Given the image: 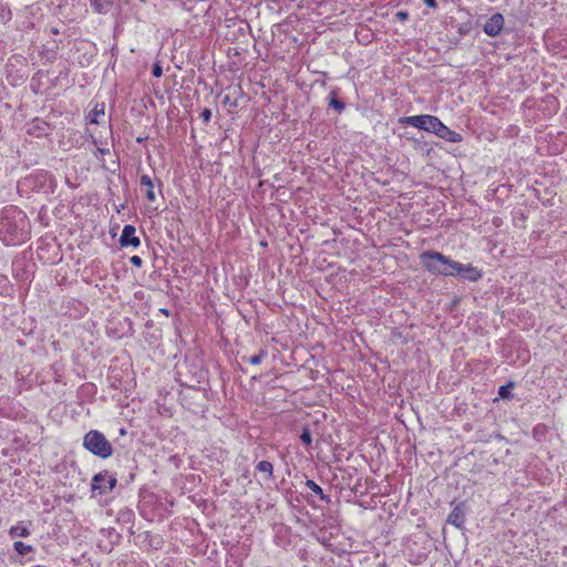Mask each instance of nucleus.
Instances as JSON below:
<instances>
[{
    "instance_id": "1",
    "label": "nucleus",
    "mask_w": 567,
    "mask_h": 567,
    "mask_svg": "<svg viewBox=\"0 0 567 567\" xmlns=\"http://www.w3.org/2000/svg\"><path fill=\"white\" fill-rule=\"evenodd\" d=\"M422 266L430 272L442 276H461L471 281L481 278V272L471 265L460 264L441 252L427 250L420 256Z\"/></svg>"
},
{
    "instance_id": "2",
    "label": "nucleus",
    "mask_w": 567,
    "mask_h": 567,
    "mask_svg": "<svg viewBox=\"0 0 567 567\" xmlns=\"http://www.w3.org/2000/svg\"><path fill=\"white\" fill-rule=\"evenodd\" d=\"M83 445L92 454L102 458H107L113 453V447L104 434L95 430L85 434Z\"/></svg>"
},
{
    "instance_id": "3",
    "label": "nucleus",
    "mask_w": 567,
    "mask_h": 567,
    "mask_svg": "<svg viewBox=\"0 0 567 567\" xmlns=\"http://www.w3.org/2000/svg\"><path fill=\"white\" fill-rule=\"evenodd\" d=\"M400 122L430 133H435L440 120L433 115L422 114L402 117Z\"/></svg>"
},
{
    "instance_id": "4",
    "label": "nucleus",
    "mask_w": 567,
    "mask_h": 567,
    "mask_svg": "<svg viewBox=\"0 0 567 567\" xmlns=\"http://www.w3.org/2000/svg\"><path fill=\"white\" fill-rule=\"evenodd\" d=\"M117 483V480L114 475L110 474L107 471L100 472L94 475L92 480V491H99L101 495L111 492Z\"/></svg>"
},
{
    "instance_id": "5",
    "label": "nucleus",
    "mask_w": 567,
    "mask_h": 567,
    "mask_svg": "<svg viewBox=\"0 0 567 567\" xmlns=\"http://www.w3.org/2000/svg\"><path fill=\"white\" fill-rule=\"evenodd\" d=\"M504 27V17L501 13H495L484 23L483 30L489 37H496L501 33Z\"/></svg>"
},
{
    "instance_id": "6",
    "label": "nucleus",
    "mask_w": 567,
    "mask_h": 567,
    "mask_svg": "<svg viewBox=\"0 0 567 567\" xmlns=\"http://www.w3.org/2000/svg\"><path fill=\"white\" fill-rule=\"evenodd\" d=\"M136 229L132 225H125L122 235L120 238V244L122 247L133 246L137 247L140 246L141 241L140 238L135 236Z\"/></svg>"
},
{
    "instance_id": "7",
    "label": "nucleus",
    "mask_w": 567,
    "mask_h": 567,
    "mask_svg": "<svg viewBox=\"0 0 567 567\" xmlns=\"http://www.w3.org/2000/svg\"><path fill=\"white\" fill-rule=\"evenodd\" d=\"M434 134L447 142H451V143H460L463 140V137L460 133L450 130L441 121H440Z\"/></svg>"
},
{
    "instance_id": "8",
    "label": "nucleus",
    "mask_w": 567,
    "mask_h": 567,
    "mask_svg": "<svg viewBox=\"0 0 567 567\" xmlns=\"http://www.w3.org/2000/svg\"><path fill=\"white\" fill-rule=\"evenodd\" d=\"M447 522L457 528L463 527L465 522V511L462 505H457L447 516Z\"/></svg>"
},
{
    "instance_id": "9",
    "label": "nucleus",
    "mask_w": 567,
    "mask_h": 567,
    "mask_svg": "<svg viewBox=\"0 0 567 567\" xmlns=\"http://www.w3.org/2000/svg\"><path fill=\"white\" fill-rule=\"evenodd\" d=\"M141 187L145 188V196L150 202H154L156 199L154 184L150 176L143 175L141 177Z\"/></svg>"
},
{
    "instance_id": "10",
    "label": "nucleus",
    "mask_w": 567,
    "mask_h": 567,
    "mask_svg": "<svg viewBox=\"0 0 567 567\" xmlns=\"http://www.w3.org/2000/svg\"><path fill=\"white\" fill-rule=\"evenodd\" d=\"M9 534L11 537H28L30 535V530L23 524H18L10 528Z\"/></svg>"
},
{
    "instance_id": "11",
    "label": "nucleus",
    "mask_w": 567,
    "mask_h": 567,
    "mask_svg": "<svg viewBox=\"0 0 567 567\" xmlns=\"http://www.w3.org/2000/svg\"><path fill=\"white\" fill-rule=\"evenodd\" d=\"M104 115V104H96L89 115L91 123H99L97 117Z\"/></svg>"
},
{
    "instance_id": "12",
    "label": "nucleus",
    "mask_w": 567,
    "mask_h": 567,
    "mask_svg": "<svg viewBox=\"0 0 567 567\" xmlns=\"http://www.w3.org/2000/svg\"><path fill=\"white\" fill-rule=\"evenodd\" d=\"M256 468H257L259 472H261V473H266V474H268V476H269V477H271V476H272V468H274V467H272V464H271L270 462H268V461H260V462L257 464Z\"/></svg>"
},
{
    "instance_id": "13",
    "label": "nucleus",
    "mask_w": 567,
    "mask_h": 567,
    "mask_svg": "<svg viewBox=\"0 0 567 567\" xmlns=\"http://www.w3.org/2000/svg\"><path fill=\"white\" fill-rule=\"evenodd\" d=\"M13 547L20 555H27L32 551V547L22 542H16Z\"/></svg>"
},
{
    "instance_id": "14",
    "label": "nucleus",
    "mask_w": 567,
    "mask_h": 567,
    "mask_svg": "<svg viewBox=\"0 0 567 567\" xmlns=\"http://www.w3.org/2000/svg\"><path fill=\"white\" fill-rule=\"evenodd\" d=\"M306 485H307V487H309V489H311L315 494L320 495V496H321V498L323 497V495H322V488H321V487H320L316 482H313V481H311V480H308V481L306 482Z\"/></svg>"
},
{
    "instance_id": "15",
    "label": "nucleus",
    "mask_w": 567,
    "mask_h": 567,
    "mask_svg": "<svg viewBox=\"0 0 567 567\" xmlns=\"http://www.w3.org/2000/svg\"><path fill=\"white\" fill-rule=\"evenodd\" d=\"M265 354V351H260L258 354L249 357L248 362L254 365L259 364L264 359Z\"/></svg>"
},
{
    "instance_id": "16",
    "label": "nucleus",
    "mask_w": 567,
    "mask_h": 567,
    "mask_svg": "<svg viewBox=\"0 0 567 567\" xmlns=\"http://www.w3.org/2000/svg\"><path fill=\"white\" fill-rule=\"evenodd\" d=\"M330 106L336 109L338 112H342L344 110V103L336 97L330 100Z\"/></svg>"
},
{
    "instance_id": "17",
    "label": "nucleus",
    "mask_w": 567,
    "mask_h": 567,
    "mask_svg": "<svg viewBox=\"0 0 567 567\" xmlns=\"http://www.w3.org/2000/svg\"><path fill=\"white\" fill-rule=\"evenodd\" d=\"M300 439L301 441L306 444V445H310L311 442H312V439H311V434H310V431L306 427L303 429L301 435H300Z\"/></svg>"
},
{
    "instance_id": "18",
    "label": "nucleus",
    "mask_w": 567,
    "mask_h": 567,
    "mask_svg": "<svg viewBox=\"0 0 567 567\" xmlns=\"http://www.w3.org/2000/svg\"><path fill=\"white\" fill-rule=\"evenodd\" d=\"M511 385H502L498 390V394L501 398L503 399H507L511 396V390H509Z\"/></svg>"
},
{
    "instance_id": "19",
    "label": "nucleus",
    "mask_w": 567,
    "mask_h": 567,
    "mask_svg": "<svg viewBox=\"0 0 567 567\" xmlns=\"http://www.w3.org/2000/svg\"><path fill=\"white\" fill-rule=\"evenodd\" d=\"M200 117L203 118L204 122H206V123L209 122L210 117H212L210 110H208V109L203 110V112L200 113Z\"/></svg>"
},
{
    "instance_id": "20",
    "label": "nucleus",
    "mask_w": 567,
    "mask_h": 567,
    "mask_svg": "<svg viewBox=\"0 0 567 567\" xmlns=\"http://www.w3.org/2000/svg\"><path fill=\"white\" fill-rule=\"evenodd\" d=\"M131 262L136 267H141L143 265V261L140 256L131 257Z\"/></svg>"
},
{
    "instance_id": "21",
    "label": "nucleus",
    "mask_w": 567,
    "mask_h": 567,
    "mask_svg": "<svg viewBox=\"0 0 567 567\" xmlns=\"http://www.w3.org/2000/svg\"><path fill=\"white\" fill-rule=\"evenodd\" d=\"M152 73H153V75H154L155 78H159V76H162V68H161L158 64H155V65L153 66V71H152Z\"/></svg>"
},
{
    "instance_id": "22",
    "label": "nucleus",
    "mask_w": 567,
    "mask_h": 567,
    "mask_svg": "<svg viewBox=\"0 0 567 567\" xmlns=\"http://www.w3.org/2000/svg\"><path fill=\"white\" fill-rule=\"evenodd\" d=\"M424 3L432 9H435L437 6L436 0H424Z\"/></svg>"
},
{
    "instance_id": "23",
    "label": "nucleus",
    "mask_w": 567,
    "mask_h": 567,
    "mask_svg": "<svg viewBox=\"0 0 567 567\" xmlns=\"http://www.w3.org/2000/svg\"><path fill=\"white\" fill-rule=\"evenodd\" d=\"M398 17L402 20L406 19L408 18V13L406 12H403V11H400L398 12Z\"/></svg>"
}]
</instances>
